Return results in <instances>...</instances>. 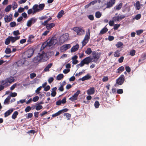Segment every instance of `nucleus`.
<instances>
[{
	"mask_svg": "<svg viewBox=\"0 0 146 146\" xmlns=\"http://www.w3.org/2000/svg\"><path fill=\"white\" fill-rule=\"evenodd\" d=\"M123 45V43L120 42H118L117 44H115L116 46L118 48H120Z\"/></svg>",
	"mask_w": 146,
	"mask_h": 146,
	"instance_id": "nucleus-43",
	"label": "nucleus"
},
{
	"mask_svg": "<svg viewBox=\"0 0 146 146\" xmlns=\"http://www.w3.org/2000/svg\"><path fill=\"white\" fill-rule=\"evenodd\" d=\"M80 93V90H78L76 93H75L72 97L69 98V99L72 101H74L76 100L77 99Z\"/></svg>",
	"mask_w": 146,
	"mask_h": 146,
	"instance_id": "nucleus-9",
	"label": "nucleus"
},
{
	"mask_svg": "<svg viewBox=\"0 0 146 146\" xmlns=\"http://www.w3.org/2000/svg\"><path fill=\"white\" fill-rule=\"evenodd\" d=\"M42 62L45 61L49 58V56L47 53L42 52L41 53H39Z\"/></svg>",
	"mask_w": 146,
	"mask_h": 146,
	"instance_id": "nucleus-6",
	"label": "nucleus"
},
{
	"mask_svg": "<svg viewBox=\"0 0 146 146\" xmlns=\"http://www.w3.org/2000/svg\"><path fill=\"white\" fill-rule=\"evenodd\" d=\"M14 81V79L13 77H11L9 78L7 81L9 83H11Z\"/></svg>",
	"mask_w": 146,
	"mask_h": 146,
	"instance_id": "nucleus-41",
	"label": "nucleus"
},
{
	"mask_svg": "<svg viewBox=\"0 0 146 146\" xmlns=\"http://www.w3.org/2000/svg\"><path fill=\"white\" fill-rule=\"evenodd\" d=\"M4 20L5 22L8 23L11 21V20L8 18V16L6 15L5 16Z\"/></svg>",
	"mask_w": 146,
	"mask_h": 146,
	"instance_id": "nucleus-40",
	"label": "nucleus"
},
{
	"mask_svg": "<svg viewBox=\"0 0 146 146\" xmlns=\"http://www.w3.org/2000/svg\"><path fill=\"white\" fill-rule=\"evenodd\" d=\"M90 32L89 29H88V31L86 32L84 38L82 43V46H84L88 42L90 38Z\"/></svg>",
	"mask_w": 146,
	"mask_h": 146,
	"instance_id": "nucleus-3",
	"label": "nucleus"
},
{
	"mask_svg": "<svg viewBox=\"0 0 146 146\" xmlns=\"http://www.w3.org/2000/svg\"><path fill=\"white\" fill-rule=\"evenodd\" d=\"M36 106L35 109L37 110H39L42 108V106L41 105L37 104L36 105Z\"/></svg>",
	"mask_w": 146,
	"mask_h": 146,
	"instance_id": "nucleus-38",
	"label": "nucleus"
},
{
	"mask_svg": "<svg viewBox=\"0 0 146 146\" xmlns=\"http://www.w3.org/2000/svg\"><path fill=\"white\" fill-rule=\"evenodd\" d=\"M45 6V4H40L38 5L39 9L40 11L42 10Z\"/></svg>",
	"mask_w": 146,
	"mask_h": 146,
	"instance_id": "nucleus-31",
	"label": "nucleus"
},
{
	"mask_svg": "<svg viewBox=\"0 0 146 146\" xmlns=\"http://www.w3.org/2000/svg\"><path fill=\"white\" fill-rule=\"evenodd\" d=\"M117 73H120L124 70V68L123 66H121L117 69Z\"/></svg>",
	"mask_w": 146,
	"mask_h": 146,
	"instance_id": "nucleus-28",
	"label": "nucleus"
},
{
	"mask_svg": "<svg viewBox=\"0 0 146 146\" xmlns=\"http://www.w3.org/2000/svg\"><path fill=\"white\" fill-rule=\"evenodd\" d=\"M115 0H109L106 3V8H110L114 4Z\"/></svg>",
	"mask_w": 146,
	"mask_h": 146,
	"instance_id": "nucleus-11",
	"label": "nucleus"
},
{
	"mask_svg": "<svg viewBox=\"0 0 146 146\" xmlns=\"http://www.w3.org/2000/svg\"><path fill=\"white\" fill-rule=\"evenodd\" d=\"M120 54V51L119 50H116L114 53V55L115 57H118L119 56Z\"/></svg>",
	"mask_w": 146,
	"mask_h": 146,
	"instance_id": "nucleus-27",
	"label": "nucleus"
},
{
	"mask_svg": "<svg viewBox=\"0 0 146 146\" xmlns=\"http://www.w3.org/2000/svg\"><path fill=\"white\" fill-rule=\"evenodd\" d=\"M12 7V5H11L7 6L5 8V11L6 12L9 11L11 10Z\"/></svg>",
	"mask_w": 146,
	"mask_h": 146,
	"instance_id": "nucleus-35",
	"label": "nucleus"
},
{
	"mask_svg": "<svg viewBox=\"0 0 146 146\" xmlns=\"http://www.w3.org/2000/svg\"><path fill=\"white\" fill-rule=\"evenodd\" d=\"M10 36H9L5 40V44L6 45L9 44L11 41L10 39Z\"/></svg>",
	"mask_w": 146,
	"mask_h": 146,
	"instance_id": "nucleus-36",
	"label": "nucleus"
},
{
	"mask_svg": "<svg viewBox=\"0 0 146 146\" xmlns=\"http://www.w3.org/2000/svg\"><path fill=\"white\" fill-rule=\"evenodd\" d=\"M125 70L127 72H129L131 71L130 68L129 66H127L125 67Z\"/></svg>",
	"mask_w": 146,
	"mask_h": 146,
	"instance_id": "nucleus-62",
	"label": "nucleus"
},
{
	"mask_svg": "<svg viewBox=\"0 0 146 146\" xmlns=\"http://www.w3.org/2000/svg\"><path fill=\"white\" fill-rule=\"evenodd\" d=\"M64 11L63 10H61L58 13L57 17L58 18H60L64 14Z\"/></svg>",
	"mask_w": 146,
	"mask_h": 146,
	"instance_id": "nucleus-24",
	"label": "nucleus"
},
{
	"mask_svg": "<svg viewBox=\"0 0 146 146\" xmlns=\"http://www.w3.org/2000/svg\"><path fill=\"white\" fill-rule=\"evenodd\" d=\"M124 58V57L121 56L118 60L119 62L120 63L122 62H123Z\"/></svg>",
	"mask_w": 146,
	"mask_h": 146,
	"instance_id": "nucleus-63",
	"label": "nucleus"
},
{
	"mask_svg": "<svg viewBox=\"0 0 146 146\" xmlns=\"http://www.w3.org/2000/svg\"><path fill=\"white\" fill-rule=\"evenodd\" d=\"M24 11V8L22 7H20L18 9L19 13H21L23 12Z\"/></svg>",
	"mask_w": 146,
	"mask_h": 146,
	"instance_id": "nucleus-58",
	"label": "nucleus"
},
{
	"mask_svg": "<svg viewBox=\"0 0 146 146\" xmlns=\"http://www.w3.org/2000/svg\"><path fill=\"white\" fill-rule=\"evenodd\" d=\"M57 89V88L56 87L53 88L51 90V95L52 97H54L55 96L56 93V92Z\"/></svg>",
	"mask_w": 146,
	"mask_h": 146,
	"instance_id": "nucleus-19",
	"label": "nucleus"
},
{
	"mask_svg": "<svg viewBox=\"0 0 146 146\" xmlns=\"http://www.w3.org/2000/svg\"><path fill=\"white\" fill-rule=\"evenodd\" d=\"M13 34L14 36H18V35H19L20 34V33L19 32V31L18 30H17L13 32Z\"/></svg>",
	"mask_w": 146,
	"mask_h": 146,
	"instance_id": "nucleus-44",
	"label": "nucleus"
},
{
	"mask_svg": "<svg viewBox=\"0 0 146 146\" xmlns=\"http://www.w3.org/2000/svg\"><path fill=\"white\" fill-rule=\"evenodd\" d=\"M64 77V75L63 74H59L58 75L56 76V80H60L61 79L63 78Z\"/></svg>",
	"mask_w": 146,
	"mask_h": 146,
	"instance_id": "nucleus-26",
	"label": "nucleus"
},
{
	"mask_svg": "<svg viewBox=\"0 0 146 146\" xmlns=\"http://www.w3.org/2000/svg\"><path fill=\"white\" fill-rule=\"evenodd\" d=\"M17 84L16 83L14 84H13L10 88V89L12 90H14L15 88L16 87Z\"/></svg>",
	"mask_w": 146,
	"mask_h": 146,
	"instance_id": "nucleus-59",
	"label": "nucleus"
},
{
	"mask_svg": "<svg viewBox=\"0 0 146 146\" xmlns=\"http://www.w3.org/2000/svg\"><path fill=\"white\" fill-rule=\"evenodd\" d=\"M100 57V55L98 54L93 55L92 58H91V61L96 63H98V60Z\"/></svg>",
	"mask_w": 146,
	"mask_h": 146,
	"instance_id": "nucleus-10",
	"label": "nucleus"
},
{
	"mask_svg": "<svg viewBox=\"0 0 146 146\" xmlns=\"http://www.w3.org/2000/svg\"><path fill=\"white\" fill-rule=\"evenodd\" d=\"M88 18L91 21L94 20V17L93 15H91L88 16Z\"/></svg>",
	"mask_w": 146,
	"mask_h": 146,
	"instance_id": "nucleus-54",
	"label": "nucleus"
},
{
	"mask_svg": "<svg viewBox=\"0 0 146 146\" xmlns=\"http://www.w3.org/2000/svg\"><path fill=\"white\" fill-rule=\"evenodd\" d=\"M39 97L38 96H36L33 98V101L34 102H36L37 101Z\"/></svg>",
	"mask_w": 146,
	"mask_h": 146,
	"instance_id": "nucleus-57",
	"label": "nucleus"
},
{
	"mask_svg": "<svg viewBox=\"0 0 146 146\" xmlns=\"http://www.w3.org/2000/svg\"><path fill=\"white\" fill-rule=\"evenodd\" d=\"M33 61L35 63H38L40 62H42L39 54L35 57L33 59Z\"/></svg>",
	"mask_w": 146,
	"mask_h": 146,
	"instance_id": "nucleus-12",
	"label": "nucleus"
},
{
	"mask_svg": "<svg viewBox=\"0 0 146 146\" xmlns=\"http://www.w3.org/2000/svg\"><path fill=\"white\" fill-rule=\"evenodd\" d=\"M70 47L71 46L70 44H64L60 47V50L62 52H63L70 48Z\"/></svg>",
	"mask_w": 146,
	"mask_h": 146,
	"instance_id": "nucleus-13",
	"label": "nucleus"
},
{
	"mask_svg": "<svg viewBox=\"0 0 146 146\" xmlns=\"http://www.w3.org/2000/svg\"><path fill=\"white\" fill-rule=\"evenodd\" d=\"M11 99L10 96H8L6 99L5 100L4 102V104H8L9 103V100Z\"/></svg>",
	"mask_w": 146,
	"mask_h": 146,
	"instance_id": "nucleus-25",
	"label": "nucleus"
},
{
	"mask_svg": "<svg viewBox=\"0 0 146 146\" xmlns=\"http://www.w3.org/2000/svg\"><path fill=\"white\" fill-rule=\"evenodd\" d=\"M52 63H50L48 64L44 69L45 72H47L49 71V69L52 67Z\"/></svg>",
	"mask_w": 146,
	"mask_h": 146,
	"instance_id": "nucleus-23",
	"label": "nucleus"
},
{
	"mask_svg": "<svg viewBox=\"0 0 146 146\" xmlns=\"http://www.w3.org/2000/svg\"><path fill=\"white\" fill-rule=\"evenodd\" d=\"M137 34V35H139L140 34H141V33H142L143 32V30H138L137 31H136Z\"/></svg>",
	"mask_w": 146,
	"mask_h": 146,
	"instance_id": "nucleus-61",
	"label": "nucleus"
},
{
	"mask_svg": "<svg viewBox=\"0 0 146 146\" xmlns=\"http://www.w3.org/2000/svg\"><path fill=\"white\" fill-rule=\"evenodd\" d=\"M102 14L99 11H97L96 13L95 16L96 18H99L100 17Z\"/></svg>",
	"mask_w": 146,
	"mask_h": 146,
	"instance_id": "nucleus-37",
	"label": "nucleus"
},
{
	"mask_svg": "<svg viewBox=\"0 0 146 146\" xmlns=\"http://www.w3.org/2000/svg\"><path fill=\"white\" fill-rule=\"evenodd\" d=\"M108 80V76H104L102 79V80L103 82L107 81Z\"/></svg>",
	"mask_w": 146,
	"mask_h": 146,
	"instance_id": "nucleus-53",
	"label": "nucleus"
},
{
	"mask_svg": "<svg viewBox=\"0 0 146 146\" xmlns=\"http://www.w3.org/2000/svg\"><path fill=\"white\" fill-rule=\"evenodd\" d=\"M37 20V19L35 17L31 18L27 21V26L29 27H31L32 24L36 22Z\"/></svg>",
	"mask_w": 146,
	"mask_h": 146,
	"instance_id": "nucleus-7",
	"label": "nucleus"
},
{
	"mask_svg": "<svg viewBox=\"0 0 146 146\" xmlns=\"http://www.w3.org/2000/svg\"><path fill=\"white\" fill-rule=\"evenodd\" d=\"M20 38V36H16L15 37L10 36L11 41L12 43H13L14 42L17 40H19Z\"/></svg>",
	"mask_w": 146,
	"mask_h": 146,
	"instance_id": "nucleus-16",
	"label": "nucleus"
},
{
	"mask_svg": "<svg viewBox=\"0 0 146 146\" xmlns=\"http://www.w3.org/2000/svg\"><path fill=\"white\" fill-rule=\"evenodd\" d=\"M11 50L10 48H6L5 52L7 54H9L11 52Z\"/></svg>",
	"mask_w": 146,
	"mask_h": 146,
	"instance_id": "nucleus-46",
	"label": "nucleus"
},
{
	"mask_svg": "<svg viewBox=\"0 0 146 146\" xmlns=\"http://www.w3.org/2000/svg\"><path fill=\"white\" fill-rule=\"evenodd\" d=\"M120 24H116L114 26L113 29L114 30H116L120 27Z\"/></svg>",
	"mask_w": 146,
	"mask_h": 146,
	"instance_id": "nucleus-51",
	"label": "nucleus"
},
{
	"mask_svg": "<svg viewBox=\"0 0 146 146\" xmlns=\"http://www.w3.org/2000/svg\"><path fill=\"white\" fill-rule=\"evenodd\" d=\"M91 77L90 75L88 74L86 75L83 77L81 78H80V80H81L82 81H84L85 80H88L91 78Z\"/></svg>",
	"mask_w": 146,
	"mask_h": 146,
	"instance_id": "nucleus-17",
	"label": "nucleus"
},
{
	"mask_svg": "<svg viewBox=\"0 0 146 146\" xmlns=\"http://www.w3.org/2000/svg\"><path fill=\"white\" fill-rule=\"evenodd\" d=\"M54 80V78L52 77L48 79V81L49 83H51Z\"/></svg>",
	"mask_w": 146,
	"mask_h": 146,
	"instance_id": "nucleus-64",
	"label": "nucleus"
},
{
	"mask_svg": "<svg viewBox=\"0 0 146 146\" xmlns=\"http://www.w3.org/2000/svg\"><path fill=\"white\" fill-rule=\"evenodd\" d=\"M57 40L55 37H52L50 39H48L46 41L44 42L41 48V49H43L45 47H50L53 46L57 42Z\"/></svg>",
	"mask_w": 146,
	"mask_h": 146,
	"instance_id": "nucleus-1",
	"label": "nucleus"
},
{
	"mask_svg": "<svg viewBox=\"0 0 146 146\" xmlns=\"http://www.w3.org/2000/svg\"><path fill=\"white\" fill-rule=\"evenodd\" d=\"M91 61V58L90 57H86L82 60L80 63L77 65V66H80V67L83 66L84 64H89Z\"/></svg>",
	"mask_w": 146,
	"mask_h": 146,
	"instance_id": "nucleus-2",
	"label": "nucleus"
},
{
	"mask_svg": "<svg viewBox=\"0 0 146 146\" xmlns=\"http://www.w3.org/2000/svg\"><path fill=\"white\" fill-rule=\"evenodd\" d=\"M44 91H47L49 90L50 89V87L48 85L46 87H44Z\"/></svg>",
	"mask_w": 146,
	"mask_h": 146,
	"instance_id": "nucleus-60",
	"label": "nucleus"
},
{
	"mask_svg": "<svg viewBox=\"0 0 146 146\" xmlns=\"http://www.w3.org/2000/svg\"><path fill=\"white\" fill-rule=\"evenodd\" d=\"M18 114V112L16 111L14 112L12 116V118L13 119H15L17 117V115Z\"/></svg>",
	"mask_w": 146,
	"mask_h": 146,
	"instance_id": "nucleus-32",
	"label": "nucleus"
},
{
	"mask_svg": "<svg viewBox=\"0 0 146 146\" xmlns=\"http://www.w3.org/2000/svg\"><path fill=\"white\" fill-rule=\"evenodd\" d=\"M69 35L68 33H65L61 36L59 39V42L61 44H62L68 39Z\"/></svg>",
	"mask_w": 146,
	"mask_h": 146,
	"instance_id": "nucleus-4",
	"label": "nucleus"
},
{
	"mask_svg": "<svg viewBox=\"0 0 146 146\" xmlns=\"http://www.w3.org/2000/svg\"><path fill=\"white\" fill-rule=\"evenodd\" d=\"M38 7V5L37 4H35L33 5L32 7V9L33 10V13H35L40 11Z\"/></svg>",
	"mask_w": 146,
	"mask_h": 146,
	"instance_id": "nucleus-14",
	"label": "nucleus"
},
{
	"mask_svg": "<svg viewBox=\"0 0 146 146\" xmlns=\"http://www.w3.org/2000/svg\"><path fill=\"white\" fill-rule=\"evenodd\" d=\"M135 51L134 50H130L129 52V55L131 56H134L135 53Z\"/></svg>",
	"mask_w": 146,
	"mask_h": 146,
	"instance_id": "nucleus-42",
	"label": "nucleus"
},
{
	"mask_svg": "<svg viewBox=\"0 0 146 146\" xmlns=\"http://www.w3.org/2000/svg\"><path fill=\"white\" fill-rule=\"evenodd\" d=\"M55 26V24L52 23H48L46 25V28L47 30H50Z\"/></svg>",
	"mask_w": 146,
	"mask_h": 146,
	"instance_id": "nucleus-20",
	"label": "nucleus"
},
{
	"mask_svg": "<svg viewBox=\"0 0 146 146\" xmlns=\"http://www.w3.org/2000/svg\"><path fill=\"white\" fill-rule=\"evenodd\" d=\"M79 48L78 44H76V45L73 46L71 48V52H74L77 51Z\"/></svg>",
	"mask_w": 146,
	"mask_h": 146,
	"instance_id": "nucleus-18",
	"label": "nucleus"
},
{
	"mask_svg": "<svg viewBox=\"0 0 146 146\" xmlns=\"http://www.w3.org/2000/svg\"><path fill=\"white\" fill-rule=\"evenodd\" d=\"M135 6L137 10H139L140 9V4L139 2V1H137L136 3L135 4Z\"/></svg>",
	"mask_w": 146,
	"mask_h": 146,
	"instance_id": "nucleus-29",
	"label": "nucleus"
},
{
	"mask_svg": "<svg viewBox=\"0 0 146 146\" xmlns=\"http://www.w3.org/2000/svg\"><path fill=\"white\" fill-rule=\"evenodd\" d=\"M33 51L32 50H29L27 52V55L28 58L31 57L33 55Z\"/></svg>",
	"mask_w": 146,
	"mask_h": 146,
	"instance_id": "nucleus-22",
	"label": "nucleus"
},
{
	"mask_svg": "<svg viewBox=\"0 0 146 146\" xmlns=\"http://www.w3.org/2000/svg\"><path fill=\"white\" fill-rule=\"evenodd\" d=\"M36 74L35 73H33L30 74V77L31 79H33L36 76Z\"/></svg>",
	"mask_w": 146,
	"mask_h": 146,
	"instance_id": "nucleus-55",
	"label": "nucleus"
},
{
	"mask_svg": "<svg viewBox=\"0 0 146 146\" xmlns=\"http://www.w3.org/2000/svg\"><path fill=\"white\" fill-rule=\"evenodd\" d=\"M13 111V109H11L7 111L4 113L5 117H6L9 115Z\"/></svg>",
	"mask_w": 146,
	"mask_h": 146,
	"instance_id": "nucleus-21",
	"label": "nucleus"
},
{
	"mask_svg": "<svg viewBox=\"0 0 146 146\" xmlns=\"http://www.w3.org/2000/svg\"><path fill=\"white\" fill-rule=\"evenodd\" d=\"M95 89L94 87H91L87 91V94L88 95H92L95 92Z\"/></svg>",
	"mask_w": 146,
	"mask_h": 146,
	"instance_id": "nucleus-15",
	"label": "nucleus"
},
{
	"mask_svg": "<svg viewBox=\"0 0 146 146\" xmlns=\"http://www.w3.org/2000/svg\"><path fill=\"white\" fill-rule=\"evenodd\" d=\"M73 30L77 33L78 35H82L84 34V31L82 28L78 27H75L73 29Z\"/></svg>",
	"mask_w": 146,
	"mask_h": 146,
	"instance_id": "nucleus-5",
	"label": "nucleus"
},
{
	"mask_svg": "<svg viewBox=\"0 0 146 146\" xmlns=\"http://www.w3.org/2000/svg\"><path fill=\"white\" fill-rule=\"evenodd\" d=\"M92 52V51L91 49L90 48H88L87 50L85 51L86 53L88 55L90 54Z\"/></svg>",
	"mask_w": 146,
	"mask_h": 146,
	"instance_id": "nucleus-39",
	"label": "nucleus"
},
{
	"mask_svg": "<svg viewBox=\"0 0 146 146\" xmlns=\"http://www.w3.org/2000/svg\"><path fill=\"white\" fill-rule=\"evenodd\" d=\"M31 110V108L30 106H28L25 109V111L26 112H29Z\"/></svg>",
	"mask_w": 146,
	"mask_h": 146,
	"instance_id": "nucleus-52",
	"label": "nucleus"
},
{
	"mask_svg": "<svg viewBox=\"0 0 146 146\" xmlns=\"http://www.w3.org/2000/svg\"><path fill=\"white\" fill-rule=\"evenodd\" d=\"M42 88V86H40L38 88L35 90V93L37 94H39L40 93V91L41 90Z\"/></svg>",
	"mask_w": 146,
	"mask_h": 146,
	"instance_id": "nucleus-45",
	"label": "nucleus"
},
{
	"mask_svg": "<svg viewBox=\"0 0 146 146\" xmlns=\"http://www.w3.org/2000/svg\"><path fill=\"white\" fill-rule=\"evenodd\" d=\"M27 13L29 15H30L31 14H34L35 13H33V10L32 9H29L27 11Z\"/></svg>",
	"mask_w": 146,
	"mask_h": 146,
	"instance_id": "nucleus-48",
	"label": "nucleus"
},
{
	"mask_svg": "<svg viewBox=\"0 0 146 146\" xmlns=\"http://www.w3.org/2000/svg\"><path fill=\"white\" fill-rule=\"evenodd\" d=\"M122 3H120L118 5H116L115 7V9L117 10H120L122 7Z\"/></svg>",
	"mask_w": 146,
	"mask_h": 146,
	"instance_id": "nucleus-34",
	"label": "nucleus"
},
{
	"mask_svg": "<svg viewBox=\"0 0 146 146\" xmlns=\"http://www.w3.org/2000/svg\"><path fill=\"white\" fill-rule=\"evenodd\" d=\"M17 93L16 92H13V93H11L10 94V96H10V97H15L17 96Z\"/></svg>",
	"mask_w": 146,
	"mask_h": 146,
	"instance_id": "nucleus-56",
	"label": "nucleus"
},
{
	"mask_svg": "<svg viewBox=\"0 0 146 146\" xmlns=\"http://www.w3.org/2000/svg\"><path fill=\"white\" fill-rule=\"evenodd\" d=\"M11 5L12 6V8L13 10H14L16 9L18 6L17 4L15 1L13 2L12 5Z\"/></svg>",
	"mask_w": 146,
	"mask_h": 146,
	"instance_id": "nucleus-33",
	"label": "nucleus"
},
{
	"mask_svg": "<svg viewBox=\"0 0 146 146\" xmlns=\"http://www.w3.org/2000/svg\"><path fill=\"white\" fill-rule=\"evenodd\" d=\"M100 105V104L99 102L98 101H96L94 103V106L96 108H98Z\"/></svg>",
	"mask_w": 146,
	"mask_h": 146,
	"instance_id": "nucleus-49",
	"label": "nucleus"
},
{
	"mask_svg": "<svg viewBox=\"0 0 146 146\" xmlns=\"http://www.w3.org/2000/svg\"><path fill=\"white\" fill-rule=\"evenodd\" d=\"M108 31V29L106 28L105 27L103 29L100 31V34H104L107 32Z\"/></svg>",
	"mask_w": 146,
	"mask_h": 146,
	"instance_id": "nucleus-30",
	"label": "nucleus"
},
{
	"mask_svg": "<svg viewBox=\"0 0 146 146\" xmlns=\"http://www.w3.org/2000/svg\"><path fill=\"white\" fill-rule=\"evenodd\" d=\"M10 25L11 27H13L16 26V23L15 22L13 21L11 22L10 24Z\"/></svg>",
	"mask_w": 146,
	"mask_h": 146,
	"instance_id": "nucleus-50",
	"label": "nucleus"
},
{
	"mask_svg": "<svg viewBox=\"0 0 146 146\" xmlns=\"http://www.w3.org/2000/svg\"><path fill=\"white\" fill-rule=\"evenodd\" d=\"M112 19L115 22H117V21H119V16L114 17H113Z\"/></svg>",
	"mask_w": 146,
	"mask_h": 146,
	"instance_id": "nucleus-47",
	"label": "nucleus"
},
{
	"mask_svg": "<svg viewBox=\"0 0 146 146\" xmlns=\"http://www.w3.org/2000/svg\"><path fill=\"white\" fill-rule=\"evenodd\" d=\"M124 78L125 77L123 75H121L120 77L116 80V83L119 85H122L124 81Z\"/></svg>",
	"mask_w": 146,
	"mask_h": 146,
	"instance_id": "nucleus-8",
	"label": "nucleus"
}]
</instances>
